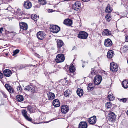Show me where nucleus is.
I'll return each instance as SVG.
<instances>
[{"label":"nucleus","mask_w":128,"mask_h":128,"mask_svg":"<svg viewBox=\"0 0 128 128\" xmlns=\"http://www.w3.org/2000/svg\"><path fill=\"white\" fill-rule=\"evenodd\" d=\"M82 2L77 1L75 2L73 5L72 9L74 10L79 12L81 8Z\"/></svg>","instance_id":"f257e3e1"},{"label":"nucleus","mask_w":128,"mask_h":128,"mask_svg":"<svg viewBox=\"0 0 128 128\" xmlns=\"http://www.w3.org/2000/svg\"><path fill=\"white\" fill-rule=\"evenodd\" d=\"M50 28V32L54 33H57L60 30V28L57 25H51Z\"/></svg>","instance_id":"f03ea898"},{"label":"nucleus","mask_w":128,"mask_h":128,"mask_svg":"<svg viewBox=\"0 0 128 128\" xmlns=\"http://www.w3.org/2000/svg\"><path fill=\"white\" fill-rule=\"evenodd\" d=\"M116 116L113 112H110L108 114V120L112 122H113L116 121Z\"/></svg>","instance_id":"7ed1b4c3"},{"label":"nucleus","mask_w":128,"mask_h":128,"mask_svg":"<svg viewBox=\"0 0 128 128\" xmlns=\"http://www.w3.org/2000/svg\"><path fill=\"white\" fill-rule=\"evenodd\" d=\"M64 60L65 57L64 55L60 54L57 56L56 60L57 63H60L64 62Z\"/></svg>","instance_id":"20e7f679"},{"label":"nucleus","mask_w":128,"mask_h":128,"mask_svg":"<svg viewBox=\"0 0 128 128\" xmlns=\"http://www.w3.org/2000/svg\"><path fill=\"white\" fill-rule=\"evenodd\" d=\"M88 34L86 32H80L78 35V37L80 39H86L88 36Z\"/></svg>","instance_id":"39448f33"},{"label":"nucleus","mask_w":128,"mask_h":128,"mask_svg":"<svg viewBox=\"0 0 128 128\" xmlns=\"http://www.w3.org/2000/svg\"><path fill=\"white\" fill-rule=\"evenodd\" d=\"M102 80V76L99 75L96 76L94 79V82L96 85H98L100 84Z\"/></svg>","instance_id":"423d86ee"},{"label":"nucleus","mask_w":128,"mask_h":128,"mask_svg":"<svg viewBox=\"0 0 128 128\" xmlns=\"http://www.w3.org/2000/svg\"><path fill=\"white\" fill-rule=\"evenodd\" d=\"M118 66L117 64L114 62L111 63L110 65V69L111 71L113 72H117L118 70Z\"/></svg>","instance_id":"0eeeda50"},{"label":"nucleus","mask_w":128,"mask_h":128,"mask_svg":"<svg viewBox=\"0 0 128 128\" xmlns=\"http://www.w3.org/2000/svg\"><path fill=\"white\" fill-rule=\"evenodd\" d=\"M22 113L23 116L26 120L33 123V122H34V121L32 118L29 117L28 115L27 112L26 110H23L22 111Z\"/></svg>","instance_id":"6e6552de"},{"label":"nucleus","mask_w":128,"mask_h":128,"mask_svg":"<svg viewBox=\"0 0 128 128\" xmlns=\"http://www.w3.org/2000/svg\"><path fill=\"white\" fill-rule=\"evenodd\" d=\"M32 6L31 2L29 0L24 2L23 4V7L27 10L30 9L32 8Z\"/></svg>","instance_id":"1a4fd4ad"},{"label":"nucleus","mask_w":128,"mask_h":128,"mask_svg":"<svg viewBox=\"0 0 128 128\" xmlns=\"http://www.w3.org/2000/svg\"><path fill=\"white\" fill-rule=\"evenodd\" d=\"M35 88L32 86H26L25 90L27 91L31 92L32 94H34L36 92Z\"/></svg>","instance_id":"9d476101"},{"label":"nucleus","mask_w":128,"mask_h":128,"mask_svg":"<svg viewBox=\"0 0 128 128\" xmlns=\"http://www.w3.org/2000/svg\"><path fill=\"white\" fill-rule=\"evenodd\" d=\"M45 36V33L42 31L38 32L37 34V37L38 40H42L44 39Z\"/></svg>","instance_id":"9b49d317"},{"label":"nucleus","mask_w":128,"mask_h":128,"mask_svg":"<svg viewBox=\"0 0 128 128\" xmlns=\"http://www.w3.org/2000/svg\"><path fill=\"white\" fill-rule=\"evenodd\" d=\"M88 120L90 124L93 125L96 123V118L95 116H94L89 118Z\"/></svg>","instance_id":"f8f14e48"},{"label":"nucleus","mask_w":128,"mask_h":128,"mask_svg":"<svg viewBox=\"0 0 128 128\" xmlns=\"http://www.w3.org/2000/svg\"><path fill=\"white\" fill-rule=\"evenodd\" d=\"M69 110L68 106L67 105H63L61 107V111L64 114L67 113L68 112Z\"/></svg>","instance_id":"ddd939ff"},{"label":"nucleus","mask_w":128,"mask_h":128,"mask_svg":"<svg viewBox=\"0 0 128 128\" xmlns=\"http://www.w3.org/2000/svg\"><path fill=\"white\" fill-rule=\"evenodd\" d=\"M20 29H22L24 31L26 30L28 28L27 24L24 22H22L20 23Z\"/></svg>","instance_id":"4468645a"},{"label":"nucleus","mask_w":128,"mask_h":128,"mask_svg":"<svg viewBox=\"0 0 128 128\" xmlns=\"http://www.w3.org/2000/svg\"><path fill=\"white\" fill-rule=\"evenodd\" d=\"M104 44L106 47H110L112 45V42L110 39L108 38L105 40Z\"/></svg>","instance_id":"2eb2a0df"},{"label":"nucleus","mask_w":128,"mask_h":128,"mask_svg":"<svg viewBox=\"0 0 128 128\" xmlns=\"http://www.w3.org/2000/svg\"><path fill=\"white\" fill-rule=\"evenodd\" d=\"M64 24L67 26H70L72 24V20L69 18L66 19L64 20Z\"/></svg>","instance_id":"dca6fc26"},{"label":"nucleus","mask_w":128,"mask_h":128,"mask_svg":"<svg viewBox=\"0 0 128 128\" xmlns=\"http://www.w3.org/2000/svg\"><path fill=\"white\" fill-rule=\"evenodd\" d=\"M5 87L10 93H12L14 92L13 88L9 84H6L5 85Z\"/></svg>","instance_id":"f3484780"},{"label":"nucleus","mask_w":128,"mask_h":128,"mask_svg":"<svg viewBox=\"0 0 128 128\" xmlns=\"http://www.w3.org/2000/svg\"><path fill=\"white\" fill-rule=\"evenodd\" d=\"M113 10V8L110 5L108 4L106 8L105 12H106L108 14L110 13Z\"/></svg>","instance_id":"a211bd4d"},{"label":"nucleus","mask_w":128,"mask_h":128,"mask_svg":"<svg viewBox=\"0 0 128 128\" xmlns=\"http://www.w3.org/2000/svg\"><path fill=\"white\" fill-rule=\"evenodd\" d=\"M5 34L8 35L9 36H10L13 38L16 35V33L12 31L10 32L7 30H6Z\"/></svg>","instance_id":"6ab92c4d"},{"label":"nucleus","mask_w":128,"mask_h":128,"mask_svg":"<svg viewBox=\"0 0 128 128\" xmlns=\"http://www.w3.org/2000/svg\"><path fill=\"white\" fill-rule=\"evenodd\" d=\"M4 76L7 77H10L12 74L11 70H5L4 72Z\"/></svg>","instance_id":"aec40b11"},{"label":"nucleus","mask_w":128,"mask_h":128,"mask_svg":"<svg viewBox=\"0 0 128 128\" xmlns=\"http://www.w3.org/2000/svg\"><path fill=\"white\" fill-rule=\"evenodd\" d=\"M53 105L55 107H58L60 106V102H59V100L56 99L54 100L52 103Z\"/></svg>","instance_id":"412c9836"},{"label":"nucleus","mask_w":128,"mask_h":128,"mask_svg":"<svg viewBox=\"0 0 128 128\" xmlns=\"http://www.w3.org/2000/svg\"><path fill=\"white\" fill-rule=\"evenodd\" d=\"M87 123L85 122H81L79 125L78 128H87Z\"/></svg>","instance_id":"4be33fe9"},{"label":"nucleus","mask_w":128,"mask_h":128,"mask_svg":"<svg viewBox=\"0 0 128 128\" xmlns=\"http://www.w3.org/2000/svg\"><path fill=\"white\" fill-rule=\"evenodd\" d=\"M47 95L48 100H53L55 97L54 94L51 92H48L47 94Z\"/></svg>","instance_id":"5701e85b"},{"label":"nucleus","mask_w":128,"mask_h":128,"mask_svg":"<svg viewBox=\"0 0 128 128\" xmlns=\"http://www.w3.org/2000/svg\"><path fill=\"white\" fill-rule=\"evenodd\" d=\"M102 34L104 36H110L112 35L111 32L108 29H105L103 32Z\"/></svg>","instance_id":"b1692460"},{"label":"nucleus","mask_w":128,"mask_h":128,"mask_svg":"<svg viewBox=\"0 0 128 128\" xmlns=\"http://www.w3.org/2000/svg\"><path fill=\"white\" fill-rule=\"evenodd\" d=\"M58 48L64 46V44L62 40H58L57 42Z\"/></svg>","instance_id":"393cba45"},{"label":"nucleus","mask_w":128,"mask_h":128,"mask_svg":"<svg viewBox=\"0 0 128 128\" xmlns=\"http://www.w3.org/2000/svg\"><path fill=\"white\" fill-rule=\"evenodd\" d=\"M72 93L71 90H67L64 93V95L65 97H69Z\"/></svg>","instance_id":"a878e982"},{"label":"nucleus","mask_w":128,"mask_h":128,"mask_svg":"<svg viewBox=\"0 0 128 128\" xmlns=\"http://www.w3.org/2000/svg\"><path fill=\"white\" fill-rule=\"evenodd\" d=\"M16 100L18 102H21L24 100V98L23 96L21 95H18L16 97Z\"/></svg>","instance_id":"bb28decb"},{"label":"nucleus","mask_w":128,"mask_h":128,"mask_svg":"<svg viewBox=\"0 0 128 128\" xmlns=\"http://www.w3.org/2000/svg\"><path fill=\"white\" fill-rule=\"evenodd\" d=\"M114 55V52L112 50H110L108 52L107 57L109 58H112Z\"/></svg>","instance_id":"cd10ccee"},{"label":"nucleus","mask_w":128,"mask_h":128,"mask_svg":"<svg viewBox=\"0 0 128 128\" xmlns=\"http://www.w3.org/2000/svg\"><path fill=\"white\" fill-rule=\"evenodd\" d=\"M76 92L77 94L80 97L82 96L83 95V92L82 89H78Z\"/></svg>","instance_id":"c85d7f7f"},{"label":"nucleus","mask_w":128,"mask_h":128,"mask_svg":"<svg viewBox=\"0 0 128 128\" xmlns=\"http://www.w3.org/2000/svg\"><path fill=\"white\" fill-rule=\"evenodd\" d=\"M122 84L124 88H128V80H125L122 82Z\"/></svg>","instance_id":"c756f323"},{"label":"nucleus","mask_w":128,"mask_h":128,"mask_svg":"<svg viewBox=\"0 0 128 128\" xmlns=\"http://www.w3.org/2000/svg\"><path fill=\"white\" fill-rule=\"evenodd\" d=\"M69 70L71 73L74 74L76 71L75 68L74 66H71L69 68Z\"/></svg>","instance_id":"7c9ffc66"},{"label":"nucleus","mask_w":128,"mask_h":128,"mask_svg":"<svg viewBox=\"0 0 128 128\" xmlns=\"http://www.w3.org/2000/svg\"><path fill=\"white\" fill-rule=\"evenodd\" d=\"M65 46H64L63 47L59 48H58V51L60 53H63L66 50Z\"/></svg>","instance_id":"2f4dec72"},{"label":"nucleus","mask_w":128,"mask_h":128,"mask_svg":"<svg viewBox=\"0 0 128 128\" xmlns=\"http://www.w3.org/2000/svg\"><path fill=\"white\" fill-rule=\"evenodd\" d=\"M122 51L123 52L126 53L128 52V46H124L122 49Z\"/></svg>","instance_id":"473e14b6"},{"label":"nucleus","mask_w":128,"mask_h":128,"mask_svg":"<svg viewBox=\"0 0 128 128\" xmlns=\"http://www.w3.org/2000/svg\"><path fill=\"white\" fill-rule=\"evenodd\" d=\"M113 96V95L112 94L109 95L108 96V100L109 101H112L114 100L115 98Z\"/></svg>","instance_id":"72a5a7b5"},{"label":"nucleus","mask_w":128,"mask_h":128,"mask_svg":"<svg viewBox=\"0 0 128 128\" xmlns=\"http://www.w3.org/2000/svg\"><path fill=\"white\" fill-rule=\"evenodd\" d=\"M106 19L107 20L108 22H110L112 19L111 15L109 14H107L106 16Z\"/></svg>","instance_id":"f704fd0d"},{"label":"nucleus","mask_w":128,"mask_h":128,"mask_svg":"<svg viewBox=\"0 0 128 128\" xmlns=\"http://www.w3.org/2000/svg\"><path fill=\"white\" fill-rule=\"evenodd\" d=\"M32 19L34 20L35 21H37L38 19L39 18V17L36 15H33L31 16Z\"/></svg>","instance_id":"c9c22d12"},{"label":"nucleus","mask_w":128,"mask_h":128,"mask_svg":"<svg viewBox=\"0 0 128 128\" xmlns=\"http://www.w3.org/2000/svg\"><path fill=\"white\" fill-rule=\"evenodd\" d=\"M27 110L30 113L33 112V108L31 106H28L27 108Z\"/></svg>","instance_id":"e433bc0d"},{"label":"nucleus","mask_w":128,"mask_h":128,"mask_svg":"<svg viewBox=\"0 0 128 128\" xmlns=\"http://www.w3.org/2000/svg\"><path fill=\"white\" fill-rule=\"evenodd\" d=\"M39 3L40 4L44 5L46 3V2L45 0H38Z\"/></svg>","instance_id":"4c0bfd02"},{"label":"nucleus","mask_w":128,"mask_h":128,"mask_svg":"<svg viewBox=\"0 0 128 128\" xmlns=\"http://www.w3.org/2000/svg\"><path fill=\"white\" fill-rule=\"evenodd\" d=\"M106 107L107 108H110L112 106L111 103L110 102L107 103L106 104Z\"/></svg>","instance_id":"58836bf2"},{"label":"nucleus","mask_w":128,"mask_h":128,"mask_svg":"<svg viewBox=\"0 0 128 128\" xmlns=\"http://www.w3.org/2000/svg\"><path fill=\"white\" fill-rule=\"evenodd\" d=\"M118 100L120 102H122L124 103H126L127 101V99L126 98L118 99Z\"/></svg>","instance_id":"ea45409f"},{"label":"nucleus","mask_w":128,"mask_h":128,"mask_svg":"<svg viewBox=\"0 0 128 128\" xmlns=\"http://www.w3.org/2000/svg\"><path fill=\"white\" fill-rule=\"evenodd\" d=\"M20 51V50H16L14 51L13 52V54L12 56H14L16 55V54L18 53Z\"/></svg>","instance_id":"a19ab883"},{"label":"nucleus","mask_w":128,"mask_h":128,"mask_svg":"<svg viewBox=\"0 0 128 128\" xmlns=\"http://www.w3.org/2000/svg\"><path fill=\"white\" fill-rule=\"evenodd\" d=\"M6 30H5L4 28L3 27H1L0 28V33L1 34H3L4 32L5 33V31Z\"/></svg>","instance_id":"79ce46f5"},{"label":"nucleus","mask_w":128,"mask_h":128,"mask_svg":"<svg viewBox=\"0 0 128 128\" xmlns=\"http://www.w3.org/2000/svg\"><path fill=\"white\" fill-rule=\"evenodd\" d=\"M0 92L2 93V94L3 95L4 97L5 98H7L8 97L7 95L5 92L3 91H0Z\"/></svg>","instance_id":"37998d69"},{"label":"nucleus","mask_w":128,"mask_h":128,"mask_svg":"<svg viewBox=\"0 0 128 128\" xmlns=\"http://www.w3.org/2000/svg\"><path fill=\"white\" fill-rule=\"evenodd\" d=\"M17 90L18 92H22V89L21 86H18L17 88Z\"/></svg>","instance_id":"c03bdc74"},{"label":"nucleus","mask_w":128,"mask_h":128,"mask_svg":"<svg viewBox=\"0 0 128 128\" xmlns=\"http://www.w3.org/2000/svg\"><path fill=\"white\" fill-rule=\"evenodd\" d=\"M92 69V70L91 72V74L92 75H94L96 74V72L95 70Z\"/></svg>","instance_id":"a18cd8bd"},{"label":"nucleus","mask_w":128,"mask_h":128,"mask_svg":"<svg viewBox=\"0 0 128 128\" xmlns=\"http://www.w3.org/2000/svg\"><path fill=\"white\" fill-rule=\"evenodd\" d=\"M93 89V86L88 87V91H90Z\"/></svg>","instance_id":"49530a36"},{"label":"nucleus","mask_w":128,"mask_h":128,"mask_svg":"<svg viewBox=\"0 0 128 128\" xmlns=\"http://www.w3.org/2000/svg\"><path fill=\"white\" fill-rule=\"evenodd\" d=\"M21 10L19 8H18L17 9V12L18 14H20L21 15H22V14L21 12Z\"/></svg>","instance_id":"de8ad7c7"},{"label":"nucleus","mask_w":128,"mask_h":128,"mask_svg":"<svg viewBox=\"0 0 128 128\" xmlns=\"http://www.w3.org/2000/svg\"><path fill=\"white\" fill-rule=\"evenodd\" d=\"M4 76L3 74L0 71V78L2 79Z\"/></svg>","instance_id":"09e8293b"},{"label":"nucleus","mask_w":128,"mask_h":128,"mask_svg":"<svg viewBox=\"0 0 128 128\" xmlns=\"http://www.w3.org/2000/svg\"><path fill=\"white\" fill-rule=\"evenodd\" d=\"M125 41L126 42H128V36H125Z\"/></svg>","instance_id":"8fccbe9b"},{"label":"nucleus","mask_w":128,"mask_h":128,"mask_svg":"<svg viewBox=\"0 0 128 128\" xmlns=\"http://www.w3.org/2000/svg\"><path fill=\"white\" fill-rule=\"evenodd\" d=\"M50 73L48 72H45L44 74L46 76H48L49 75Z\"/></svg>","instance_id":"3c124183"},{"label":"nucleus","mask_w":128,"mask_h":128,"mask_svg":"<svg viewBox=\"0 0 128 128\" xmlns=\"http://www.w3.org/2000/svg\"><path fill=\"white\" fill-rule=\"evenodd\" d=\"M93 84L92 83H90L88 84V87H91L93 86L92 85H93Z\"/></svg>","instance_id":"603ef678"},{"label":"nucleus","mask_w":128,"mask_h":128,"mask_svg":"<svg viewBox=\"0 0 128 128\" xmlns=\"http://www.w3.org/2000/svg\"><path fill=\"white\" fill-rule=\"evenodd\" d=\"M12 8L11 7H9L6 10L10 11L11 10Z\"/></svg>","instance_id":"864d4df0"},{"label":"nucleus","mask_w":128,"mask_h":128,"mask_svg":"<svg viewBox=\"0 0 128 128\" xmlns=\"http://www.w3.org/2000/svg\"><path fill=\"white\" fill-rule=\"evenodd\" d=\"M82 0L84 2H87L89 1L90 0Z\"/></svg>","instance_id":"5fc2aeb1"},{"label":"nucleus","mask_w":128,"mask_h":128,"mask_svg":"<svg viewBox=\"0 0 128 128\" xmlns=\"http://www.w3.org/2000/svg\"><path fill=\"white\" fill-rule=\"evenodd\" d=\"M49 11L48 10V12H53V10H52V9H49Z\"/></svg>","instance_id":"6e6d98bb"},{"label":"nucleus","mask_w":128,"mask_h":128,"mask_svg":"<svg viewBox=\"0 0 128 128\" xmlns=\"http://www.w3.org/2000/svg\"><path fill=\"white\" fill-rule=\"evenodd\" d=\"M37 8H40V6L39 5H37L36 6H35Z\"/></svg>","instance_id":"4d7b16f0"},{"label":"nucleus","mask_w":128,"mask_h":128,"mask_svg":"<svg viewBox=\"0 0 128 128\" xmlns=\"http://www.w3.org/2000/svg\"><path fill=\"white\" fill-rule=\"evenodd\" d=\"M76 48V47L75 46L73 48L72 50H74V49H75Z\"/></svg>","instance_id":"13d9d810"},{"label":"nucleus","mask_w":128,"mask_h":128,"mask_svg":"<svg viewBox=\"0 0 128 128\" xmlns=\"http://www.w3.org/2000/svg\"><path fill=\"white\" fill-rule=\"evenodd\" d=\"M81 61H82V62H83V63H84V64H85V63H86L84 61H83V60H81Z\"/></svg>","instance_id":"bf43d9fd"},{"label":"nucleus","mask_w":128,"mask_h":128,"mask_svg":"<svg viewBox=\"0 0 128 128\" xmlns=\"http://www.w3.org/2000/svg\"><path fill=\"white\" fill-rule=\"evenodd\" d=\"M64 1H70L71 0H64Z\"/></svg>","instance_id":"052dcab7"},{"label":"nucleus","mask_w":128,"mask_h":128,"mask_svg":"<svg viewBox=\"0 0 128 128\" xmlns=\"http://www.w3.org/2000/svg\"><path fill=\"white\" fill-rule=\"evenodd\" d=\"M82 67L83 68H84L85 67V66L84 65H83L82 66Z\"/></svg>","instance_id":"680f3d73"},{"label":"nucleus","mask_w":128,"mask_h":128,"mask_svg":"<svg viewBox=\"0 0 128 128\" xmlns=\"http://www.w3.org/2000/svg\"><path fill=\"white\" fill-rule=\"evenodd\" d=\"M126 113L128 115V110L127 112Z\"/></svg>","instance_id":"e2e57ef3"},{"label":"nucleus","mask_w":128,"mask_h":128,"mask_svg":"<svg viewBox=\"0 0 128 128\" xmlns=\"http://www.w3.org/2000/svg\"><path fill=\"white\" fill-rule=\"evenodd\" d=\"M38 55V56H39L38 54V55Z\"/></svg>","instance_id":"0e129e2a"},{"label":"nucleus","mask_w":128,"mask_h":128,"mask_svg":"<svg viewBox=\"0 0 128 128\" xmlns=\"http://www.w3.org/2000/svg\"><path fill=\"white\" fill-rule=\"evenodd\" d=\"M59 82H60V80L59 81Z\"/></svg>","instance_id":"69168bd1"},{"label":"nucleus","mask_w":128,"mask_h":128,"mask_svg":"<svg viewBox=\"0 0 128 128\" xmlns=\"http://www.w3.org/2000/svg\"><path fill=\"white\" fill-rule=\"evenodd\" d=\"M7 54H6V55H7Z\"/></svg>","instance_id":"338daca9"},{"label":"nucleus","mask_w":128,"mask_h":128,"mask_svg":"<svg viewBox=\"0 0 128 128\" xmlns=\"http://www.w3.org/2000/svg\"><path fill=\"white\" fill-rule=\"evenodd\" d=\"M7 54H6V55H7Z\"/></svg>","instance_id":"774afa93"}]
</instances>
